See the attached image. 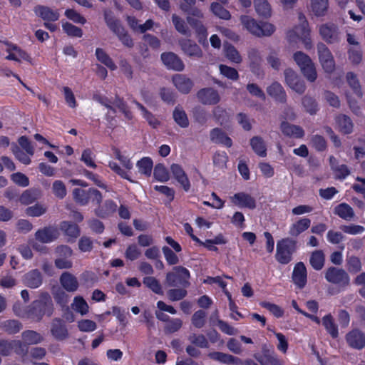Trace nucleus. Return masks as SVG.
Here are the masks:
<instances>
[{
	"label": "nucleus",
	"instance_id": "obj_40",
	"mask_svg": "<svg viewBox=\"0 0 365 365\" xmlns=\"http://www.w3.org/2000/svg\"><path fill=\"white\" fill-rule=\"evenodd\" d=\"M96 56L101 63L106 66L110 70L114 71L117 68L112 58L102 48H96Z\"/></svg>",
	"mask_w": 365,
	"mask_h": 365
},
{
	"label": "nucleus",
	"instance_id": "obj_25",
	"mask_svg": "<svg viewBox=\"0 0 365 365\" xmlns=\"http://www.w3.org/2000/svg\"><path fill=\"white\" fill-rule=\"evenodd\" d=\"M34 11L37 16H40L44 21H55L59 18L58 12L48 6H37L35 7Z\"/></svg>",
	"mask_w": 365,
	"mask_h": 365
},
{
	"label": "nucleus",
	"instance_id": "obj_20",
	"mask_svg": "<svg viewBox=\"0 0 365 365\" xmlns=\"http://www.w3.org/2000/svg\"><path fill=\"white\" fill-rule=\"evenodd\" d=\"M173 82L176 88L182 93H188L193 86L192 81L182 74H175L173 77Z\"/></svg>",
	"mask_w": 365,
	"mask_h": 365
},
{
	"label": "nucleus",
	"instance_id": "obj_61",
	"mask_svg": "<svg viewBox=\"0 0 365 365\" xmlns=\"http://www.w3.org/2000/svg\"><path fill=\"white\" fill-rule=\"evenodd\" d=\"M302 105L307 112L312 115L315 114L318 110L316 101L310 96H306L302 98Z\"/></svg>",
	"mask_w": 365,
	"mask_h": 365
},
{
	"label": "nucleus",
	"instance_id": "obj_22",
	"mask_svg": "<svg viewBox=\"0 0 365 365\" xmlns=\"http://www.w3.org/2000/svg\"><path fill=\"white\" fill-rule=\"evenodd\" d=\"M42 196L41 190L38 188H30L24 190L19 197V202L24 205L34 203Z\"/></svg>",
	"mask_w": 365,
	"mask_h": 365
},
{
	"label": "nucleus",
	"instance_id": "obj_44",
	"mask_svg": "<svg viewBox=\"0 0 365 365\" xmlns=\"http://www.w3.org/2000/svg\"><path fill=\"white\" fill-rule=\"evenodd\" d=\"M225 55L230 61L235 63H240L242 61L238 51L230 44L225 45Z\"/></svg>",
	"mask_w": 365,
	"mask_h": 365
},
{
	"label": "nucleus",
	"instance_id": "obj_51",
	"mask_svg": "<svg viewBox=\"0 0 365 365\" xmlns=\"http://www.w3.org/2000/svg\"><path fill=\"white\" fill-rule=\"evenodd\" d=\"M153 175L157 180L160 182H166L169 179L168 171L163 164L155 165Z\"/></svg>",
	"mask_w": 365,
	"mask_h": 365
},
{
	"label": "nucleus",
	"instance_id": "obj_16",
	"mask_svg": "<svg viewBox=\"0 0 365 365\" xmlns=\"http://www.w3.org/2000/svg\"><path fill=\"white\" fill-rule=\"evenodd\" d=\"M262 354H255L254 357L261 365H281L279 360L273 350L269 349L266 345H263Z\"/></svg>",
	"mask_w": 365,
	"mask_h": 365
},
{
	"label": "nucleus",
	"instance_id": "obj_43",
	"mask_svg": "<svg viewBox=\"0 0 365 365\" xmlns=\"http://www.w3.org/2000/svg\"><path fill=\"white\" fill-rule=\"evenodd\" d=\"M335 213L345 220H351L354 216L353 209L346 203H341L335 207Z\"/></svg>",
	"mask_w": 365,
	"mask_h": 365
},
{
	"label": "nucleus",
	"instance_id": "obj_17",
	"mask_svg": "<svg viewBox=\"0 0 365 365\" xmlns=\"http://www.w3.org/2000/svg\"><path fill=\"white\" fill-rule=\"evenodd\" d=\"M231 201L240 207H247L253 210L256 207V200L250 194L246 192H238L231 197Z\"/></svg>",
	"mask_w": 365,
	"mask_h": 365
},
{
	"label": "nucleus",
	"instance_id": "obj_57",
	"mask_svg": "<svg viewBox=\"0 0 365 365\" xmlns=\"http://www.w3.org/2000/svg\"><path fill=\"white\" fill-rule=\"evenodd\" d=\"M168 297L171 301H179L185 298L187 292L185 288L171 289L167 292Z\"/></svg>",
	"mask_w": 365,
	"mask_h": 365
},
{
	"label": "nucleus",
	"instance_id": "obj_23",
	"mask_svg": "<svg viewBox=\"0 0 365 365\" xmlns=\"http://www.w3.org/2000/svg\"><path fill=\"white\" fill-rule=\"evenodd\" d=\"M267 92L269 96L274 98L275 101L280 103H285L287 95L282 86L278 82H273L267 88Z\"/></svg>",
	"mask_w": 365,
	"mask_h": 365
},
{
	"label": "nucleus",
	"instance_id": "obj_55",
	"mask_svg": "<svg viewBox=\"0 0 365 365\" xmlns=\"http://www.w3.org/2000/svg\"><path fill=\"white\" fill-rule=\"evenodd\" d=\"M12 153L15 155L16 158L24 165H29L31 163V158L27 153H24L19 147L16 145L12 146Z\"/></svg>",
	"mask_w": 365,
	"mask_h": 365
},
{
	"label": "nucleus",
	"instance_id": "obj_5",
	"mask_svg": "<svg viewBox=\"0 0 365 365\" xmlns=\"http://www.w3.org/2000/svg\"><path fill=\"white\" fill-rule=\"evenodd\" d=\"M297 250V241L289 237L277 242L276 259L278 262L287 264L292 259V255Z\"/></svg>",
	"mask_w": 365,
	"mask_h": 365
},
{
	"label": "nucleus",
	"instance_id": "obj_37",
	"mask_svg": "<svg viewBox=\"0 0 365 365\" xmlns=\"http://www.w3.org/2000/svg\"><path fill=\"white\" fill-rule=\"evenodd\" d=\"M24 341L27 345L36 344L41 343L43 341L41 335L33 330H26L21 334Z\"/></svg>",
	"mask_w": 365,
	"mask_h": 365
},
{
	"label": "nucleus",
	"instance_id": "obj_56",
	"mask_svg": "<svg viewBox=\"0 0 365 365\" xmlns=\"http://www.w3.org/2000/svg\"><path fill=\"white\" fill-rule=\"evenodd\" d=\"M346 268L349 272L356 273L361 269L360 259L355 256H351L346 259Z\"/></svg>",
	"mask_w": 365,
	"mask_h": 365
},
{
	"label": "nucleus",
	"instance_id": "obj_13",
	"mask_svg": "<svg viewBox=\"0 0 365 365\" xmlns=\"http://www.w3.org/2000/svg\"><path fill=\"white\" fill-rule=\"evenodd\" d=\"M179 45L183 53L189 57L199 59L203 56V52L200 47L190 39H180Z\"/></svg>",
	"mask_w": 365,
	"mask_h": 365
},
{
	"label": "nucleus",
	"instance_id": "obj_39",
	"mask_svg": "<svg viewBox=\"0 0 365 365\" xmlns=\"http://www.w3.org/2000/svg\"><path fill=\"white\" fill-rule=\"evenodd\" d=\"M210 11L215 16L220 19L229 20L231 18L230 11L224 8L222 5L218 2H212L210 4Z\"/></svg>",
	"mask_w": 365,
	"mask_h": 365
},
{
	"label": "nucleus",
	"instance_id": "obj_29",
	"mask_svg": "<svg viewBox=\"0 0 365 365\" xmlns=\"http://www.w3.org/2000/svg\"><path fill=\"white\" fill-rule=\"evenodd\" d=\"M172 22L178 32L187 37L191 36V31L183 19L176 14H173Z\"/></svg>",
	"mask_w": 365,
	"mask_h": 365
},
{
	"label": "nucleus",
	"instance_id": "obj_59",
	"mask_svg": "<svg viewBox=\"0 0 365 365\" xmlns=\"http://www.w3.org/2000/svg\"><path fill=\"white\" fill-rule=\"evenodd\" d=\"M113 103L114 106L124 114L126 118L131 119L133 118L132 113L128 109L126 103L123 101V98L116 96Z\"/></svg>",
	"mask_w": 365,
	"mask_h": 365
},
{
	"label": "nucleus",
	"instance_id": "obj_15",
	"mask_svg": "<svg viewBox=\"0 0 365 365\" xmlns=\"http://www.w3.org/2000/svg\"><path fill=\"white\" fill-rule=\"evenodd\" d=\"M51 334L58 341H63L68 337V331L61 319L54 318L52 320L51 323Z\"/></svg>",
	"mask_w": 365,
	"mask_h": 365
},
{
	"label": "nucleus",
	"instance_id": "obj_52",
	"mask_svg": "<svg viewBox=\"0 0 365 365\" xmlns=\"http://www.w3.org/2000/svg\"><path fill=\"white\" fill-rule=\"evenodd\" d=\"M88 190H85L80 188H76L73 191V196L75 201L81 205H86L88 203Z\"/></svg>",
	"mask_w": 365,
	"mask_h": 365
},
{
	"label": "nucleus",
	"instance_id": "obj_11",
	"mask_svg": "<svg viewBox=\"0 0 365 365\" xmlns=\"http://www.w3.org/2000/svg\"><path fill=\"white\" fill-rule=\"evenodd\" d=\"M347 344L352 349L361 350L365 347V334L358 329H354L345 336Z\"/></svg>",
	"mask_w": 365,
	"mask_h": 365
},
{
	"label": "nucleus",
	"instance_id": "obj_26",
	"mask_svg": "<svg viewBox=\"0 0 365 365\" xmlns=\"http://www.w3.org/2000/svg\"><path fill=\"white\" fill-rule=\"evenodd\" d=\"M62 287L68 292H73L78 287L77 278L69 272H63L60 277Z\"/></svg>",
	"mask_w": 365,
	"mask_h": 365
},
{
	"label": "nucleus",
	"instance_id": "obj_47",
	"mask_svg": "<svg viewBox=\"0 0 365 365\" xmlns=\"http://www.w3.org/2000/svg\"><path fill=\"white\" fill-rule=\"evenodd\" d=\"M143 284L150 288L153 292L158 294L163 295V292L162 290V287L155 277H146L143 279Z\"/></svg>",
	"mask_w": 365,
	"mask_h": 365
},
{
	"label": "nucleus",
	"instance_id": "obj_27",
	"mask_svg": "<svg viewBox=\"0 0 365 365\" xmlns=\"http://www.w3.org/2000/svg\"><path fill=\"white\" fill-rule=\"evenodd\" d=\"M58 236V230H38L35 234L36 239L41 243L51 242Z\"/></svg>",
	"mask_w": 365,
	"mask_h": 365
},
{
	"label": "nucleus",
	"instance_id": "obj_62",
	"mask_svg": "<svg viewBox=\"0 0 365 365\" xmlns=\"http://www.w3.org/2000/svg\"><path fill=\"white\" fill-rule=\"evenodd\" d=\"M206 312L203 310L195 312L192 317V324L196 328H202L205 324Z\"/></svg>",
	"mask_w": 365,
	"mask_h": 365
},
{
	"label": "nucleus",
	"instance_id": "obj_28",
	"mask_svg": "<svg viewBox=\"0 0 365 365\" xmlns=\"http://www.w3.org/2000/svg\"><path fill=\"white\" fill-rule=\"evenodd\" d=\"M281 130L284 135L297 138H302L304 135V131L302 127L289 124L285 121L282 123Z\"/></svg>",
	"mask_w": 365,
	"mask_h": 365
},
{
	"label": "nucleus",
	"instance_id": "obj_32",
	"mask_svg": "<svg viewBox=\"0 0 365 365\" xmlns=\"http://www.w3.org/2000/svg\"><path fill=\"white\" fill-rule=\"evenodd\" d=\"M336 124L344 134L351 133L353 130V123L349 117L346 115H339L336 118Z\"/></svg>",
	"mask_w": 365,
	"mask_h": 365
},
{
	"label": "nucleus",
	"instance_id": "obj_46",
	"mask_svg": "<svg viewBox=\"0 0 365 365\" xmlns=\"http://www.w3.org/2000/svg\"><path fill=\"white\" fill-rule=\"evenodd\" d=\"M46 210L47 207L44 204L38 202L32 206L28 207L25 210V213L28 216L39 217L46 213Z\"/></svg>",
	"mask_w": 365,
	"mask_h": 365
},
{
	"label": "nucleus",
	"instance_id": "obj_9",
	"mask_svg": "<svg viewBox=\"0 0 365 365\" xmlns=\"http://www.w3.org/2000/svg\"><path fill=\"white\" fill-rule=\"evenodd\" d=\"M118 160L120 162L123 168L114 161H110L108 165V167L122 178L126 179L131 182H134V181L130 179L129 175L130 170L133 167L130 159L128 156L123 155Z\"/></svg>",
	"mask_w": 365,
	"mask_h": 365
},
{
	"label": "nucleus",
	"instance_id": "obj_6",
	"mask_svg": "<svg viewBox=\"0 0 365 365\" xmlns=\"http://www.w3.org/2000/svg\"><path fill=\"white\" fill-rule=\"evenodd\" d=\"M318 31L322 39L328 44H339L342 40L341 29L333 22L319 25Z\"/></svg>",
	"mask_w": 365,
	"mask_h": 365
},
{
	"label": "nucleus",
	"instance_id": "obj_18",
	"mask_svg": "<svg viewBox=\"0 0 365 365\" xmlns=\"http://www.w3.org/2000/svg\"><path fill=\"white\" fill-rule=\"evenodd\" d=\"M170 170L175 180L180 184L184 190L187 192L190 188V182L182 168L178 164H173Z\"/></svg>",
	"mask_w": 365,
	"mask_h": 365
},
{
	"label": "nucleus",
	"instance_id": "obj_35",
	"mask_svg": "<svg viewBox=\"0 0 365 365\" xmlns=\"http://www.w3.org/2000/svg\"><path fill=\"white\" fill-rule=\"evenodd\" d=\"M250 145L255 153L260 157H265L267 148L264 140L259 136H255L250 140Z\"/></svg>",
	"mask_w": 365,
	"mask_h": 365
},
{
	"label": "nucleus",
	"instance_id": "obj_30",
	"mask_svg": "<svg viewBox=\"0 0 365 365\" xmlns=\"http://www.w3.org/2000/svg\"><path fill=\"white\" fill-rule=\"evenodd\" d=\"M322 324L327 331L331 336L333 339H336L339 336L338 327L333 317L329 314L322 318Z\"/></svg>",
	"mask_w": 365,
	"mask_h": 365
},
{
	"label": "nucleus",
	"instance_id": "obj_4",
	"mask_svg": "<svg viewBox=\"0 0 365 365\" xmlns=\"http://www.w3.org/2000/svg\"><path fill=\"white\" fill-rule=\"evenodd\" d=\"M190 277L188 269L182 266H176L167 273L165 283L169 287L187 288L190 284Z\"/></svg>",
	"mask_w": 365,
	"mask_h": 365
},
{
	"label": "nucleus",
	"instance_id": "obj_36",
	"mask_svg": "<svg viewBox=\"0 0 365 365\" xmlns=\"http://www.w3.org/2000/svg\"><path fill=\"white\" fill-rule=\"evenodd\" d=\"M105 21L108 28L117 36L125 30L120 21L108 13H105Z\"/></svg>",
	"mask_w": 365,
	"mask_h": 365
},
{
	"label": "nucleus",
	"instance_id": "obj_48",
	"mask_svg": "<svg viewBox=\"0 0 365 365\" xmlns=\"http://www.w3.org/2000/svg\"><path fill=\"white\" fill-rule=\"evenodd\" d=\"M208 357L212 360L219 361L225 364H231L233 356L220 351H214L208 354Z\"/></svg>",
	"mask_w": 365,
	"mask_h": 365
},
{
	"label": "nucleus",
	"instance_id": "obj_24",
	"mask_svg": "<svg viewBox=\"0 0 365 365\" xmlns=\"http://www.w3.org/2000/svg\"><path fill=\"white\" fill-rule=\"evenodd\" d=\"M42 275L38 269H33L24 276V283L28 287L35 289L42 284Z\"/></svg>",
	"mask_w": 365,
	"mask_h": 365
},
{
	"label": "nucleus",
	"instance_id": "obj_49",
	"mask_svg": "<svg viewBox=\"0 0 365 365\" xmlns=\"http://www.w3.org/2000/svg\"><path fill=\"white\" fill-rule=\"evenodd\" d=\"M71 306L75 311L81 313V315H84L88 312V305L81 297H76Z\"/></svg>",
	"mask_w": 365,
	"mask_h": 365
},
{
	"label": "nucleus",
	"instance_id": "obj_50",
	"mask_svg": "<svg viewBox=\"0 0 365 365\" xmlns=\"http://www.w3.org/2000/svg\"><path fill=\"white\" fill-rule=\"evenodd\" d=\"M52 190L54 195L59 199H63L67 194L64 182L59 180L53 182L52 185Z\"/></svg>",
	"mask_w": 365,
	"mask_h": 365
},
{
	"label": "nucleus",
	"instance_id": "obj_53",
	"mask_svg": "<svg viewBox=\"0 0 365 365\" xmlns=\"http://www.w3.org/2000/svg\"><path fill=\"white\" fill-rule=\"evenodd\" d=\"M212 114L214 118L220 124L225 123L229 120V115L226 110L221 106H216L213 108Z\"/></svg>",
	"mask_w": 365,
	"mask_h": 365
},
{
	"label": "nucleus",
	"instance_id": "obj_1",
	"mask_svg": "<svg viewBox=\"0 0 365 365\" xmlns=\"http://www.w3.org/2000/svg\"><path fill=\"white\" fill-rule=\"evenodd\" d=\"M53 312L52 299L47 292L41 293L38 299L28 307V317L36 321H41L43 316L51 317Z\"/></svg>",
	"mask_w": 365,
	"mask_h": 365
},
{
	"label": "nucleus",
	"instance_id": "obj_33",
	"mask_svg": "<svg viewBox=\"0 0 365 365\" xmlns=\"http://www.w3.org/2000/svg\"><path fill=\"white\" fill-rule=\"evenodd\" d=\"M117 205L112 200H107L103 205L96 209V212L101 217H106L114 213L117 210Z\"/></svg>",
	"mask_w": 365,
	"mask_h": 365
},
{
	"label": "nucleus",
	"instance_id": "obj_14",
	"mask_svg": "<svg viewBox=\"0 0 365 365\" xmlns=\"http://www.w3.org/2000/svg\"><path fill=\"white\" fill-rule=\"evenodd\" d=\"M198 100L204 105H215L220 101L217 91L212 88H205L200 90L197 93Z\"/></svg>",
	"mask_w": 365,
	"mask_h": 365
},
{
	"label": "nucleus",
	"instance_id": "obj_58",
	"mask_svg": "<svg viewBox=\"0 0 365 365\" xmlns=\"http://www.w3.org/2000/svg\"><path fill=\"white\" fill-rule=\"evenodd\" d=\"M349 61L354 65H359L362 61V51L359 48H350L348 49Z\"/></svg>",
	"mask_w": 365,
	"mask_h": 365
},
{
	"label": "nucleus",
	"instance_id": "obj_41",
	"mask_svg": "<svg viewBox=\"0 0 365 365\" xmlns=\"http://www.w3.org/2000/svg\"><path fill=\"white\" fill-rule=\"evenodd\" d=\"M328 0H311L312 11L317 16H322L328 9Z\"/></svg>",
	"mask_w": 365,
	"mask_h": 365
},
{
	"label": "nucleus",
	"instance_id": "obj_60",
	"mask_svg": "<svg viewBox=\"0 0 365 365\" xmlns=\"http://www.w3.org/2000/svg\"><path fill=\"white\" fill-rule=\"evenodd\" d=\"M260 306L269 310L274 317L279 318L284 314V311L278 305L268 302H261Z\"/></svg>",
	"mask_w": 365,
	"mask_h": 365
},
{
	"label": "nucleus",
	"instance_id": "obj_7",
	"mask_svg": "<svg viewBox=\"0 0 365 365\" xmlns=\"http://www.w3.org/2000/svg\"><path fill=\"white\" fill-rule=\"evenodd\" d=\"M319 62L327 73H332L335 69V61L329 48L322 42L317 45Z\"/></svg>",
	"mask_w": 365,
	"mask_h": 365
},
{
	"label": "nucleus",
	"instance_id": "obj_12",
	"mask_svg": "<svg viewBox=\"0 0 365 365\" xmlns=\"http://www.w3.org/2000/svg\"><path fill=\"white\" fill-rule=\"evenodd\" d=\"M161 60L168 69L182 71L185 68V65L181 58L173 52L163 53Z\"/></svg>",
	"mask_w": 365,
	"mask_h": 365
},
{
	"label": "nucleus",
	"instance_id": "obj_38",
	"mask_svg": "<svg viewBox=\"0 0 365 365\" xmlns=\"http://www.w3.org/2000/svg\"><path fill=\"white\" fill-rule=\"evenodd\" d=\"M309 262L315 270L322 269L324 264V255L322 250L314 251L309 258Z\"/></svg>",
	"mask_w": 365,
	"mask_h": 365
},
{
	"label": "nucleus",
	"instance_id": "obj_45",
	"mask_svg": "<svg viewBox=\"0 0 365 365\" xmlns=\"http://www.w3.org/2000/svg\"><path fill=\"white\" fill-rule=\"evenodd\" d=\"M346 81L349 85V86L352 88L354 93L359 97L361 98L362 96V91L361 88V85L357 78L356 74L352 72H349L346 74Z\"/></svg>",
	"mask_w": 365,
	"mask_h": 365
},
{
	"label": "nucleus",
	"instance_id": "obj_3",
	"mask_svg": "<svg viewBox=\"0 0 365 365\" xmlns=\"http://www.w3.org/2000/svg\"><path fill=\"white\" fill-rule=\"evenodd\" d=\"M293 59L307 81L309 82L316 81L317 78L316 67L308 55L302 51H297L293 54Z\"/></svg>",
	"mask_w": 365,
	"mask_h": 365
},
{
	"label": "nucleus",
	"instance_id": "obj_2",
	"mask_svg": "<svg viewBox=\"0 0 365 365\" xmlns=\"http://www.w3.org/2000/svg\"><path fill=\"white\" fill-rule=\"evenodd\" d=\"M240 22L247 31L254 36H269L275 31V27L270 23H258L255 19L247 15H242Z\"/></svg>",
	"mask_w": 365,
	"mask_h": 365
},
{
	"label": "nucleus",
	"instance_id": "obj_63",
	"mask_svg": "<svg viewBox=\"0 0 365 365\" xmlns=\"http://www.w3.org/2000/svg\"><path fill=\"white\" fill-rule=\"evenodd\" d=\"M189 340L192 344L200 348H208L209 346L208 341L203 334L197 335L193 334L190 336Z\"/></svg>",
	"mask_w": 365,
	"mask_h": 365
},
{
	"label": "nucleus",
	"instance_id": "obj_54",
	"mask_svg": "<svg viewBox=\"0 0 365 365\" xmlns=\"http://www.w3.org/2000/svg\"><path fill=\"white\" fill-rule=\"evenodd\" d=\"M3 327L5 331L10 334L19 332L22 325L18 320H7L4 322Z\"/></svg>",
	"mask_w": 365,
	"mask_h": 365
},
{
	"label": "nucleus",
	"instance_id": "obj_64",
	"mask_svg": "<svg viewBox=\"0 0 365 365\" xmlns=\"http://www.w3.org/2000/svg\"><path fill=\"white\" fill-rule=\"evenodd\" d=\"M63 31L70 36L81 37L83 31L81 29L73 25L71 23H65L63 24Z\"/></svg>",
	"mask_w": 365,
	"mask_h": 365
},
{
	"label": "nucleus",
	"instance_id": "obj_42",
	"mask_svg": "<svg viewBox=\"0 0 365 365\" xmlns=\"http://www.w3.org/2000/svg\"><path fill=\"white\" fill-rule=\"evenodd\" d=\"M173 116L175 123L181 128H187L189 125V120L186 113L182 108L176 107L173 111Z\"/></svg>",
	"mask_w": 365,
	"mask_h": 365
},
{
	"label": "nucleus",
	"instance_id": "obj_31",
	"mask_svg": "<svg viewBox=\"0 0 365 365\" xmlns=\"http://www.w3.org/2000/svg\"><path fill=\"white\" fill-rule=\"evenodd\" d=\"M253 3L259 16L265 18L271 16L272 9L267 0H254Z\"/></svg>",
	"mask_w": 365,
	"mask_h": 365
},
{
	"label": "nucleus",
	"instance_id": "obj_19",
	"mask_svg": "<svg viewBox=\"0 0 365 365\" xmlns=\"http://www.w3.org/2000/svg\"><path fill=\"white\" fill-rule=\"evenodd\" d=\"M292 279L299 288H303L307 282V269L303 262L296 264L293 273Z\"/></svg>",
	"mask_w": 365,
	"mask_h": 365
},
{
	"label": "nucleus",
	"instance_id": "obj_21",
	"mask_svg": "<svg viewBox=\"0 0 365 365\" xmlns=\"http://www.w3.org/2000/svg\"><path fill=\"white\" fill-rule=\"evenodd\" d=\"M210 140L215 143L222 144L227 148H230L232 141L230 137L220 128H215L210 130Z\"/></svg>",
	"mask_w": 365,
	"mask_h": 365
},
{
	"label": "nucleus",
	"instance_id": "obj_10",
	"mask_svg": "<svg viewBox=\"0 0 365 365\" xmlns=\"http://www.w3.org/2000/svg\"><path fill=\"white\" fill-rule=\"evenodd\" d=\"M284 75L286 83L291 89L299 94L305 91L306 86L304 81L294 70L287 68L284 71Z\"/></svg>",
	"mask_w": 365,
	"mask_h": 365
},
{
	"label": "nucleus",
	"instance_id": "obj_34",
	"mask_svg": "<svg viewBox=\"0 0 365 365\" xmlns=\"http://www.w3.org/2000/svg\"><path fill=\"white\" fill-rule=\"evenodd\" d=\"M153 166V160L149 157H144L136 163V167L138 168L139 173L145 176H150L151 175Z\"/></svg>",
	"mask_w": 365,
	"mask_h": 365
},
{
	"label": "nucleus",
	"instance_id": "obj_8",
	"mask_svg": "<svg viewBox=\"0 0 365 365\" xmlns=\"http://www.w3.org/2000/svg\"><path fill=\"white\" fill-rule=\"evenodd\" d=\"M327 282L339 286H347L349 284V277L346 272L336 267H329L325 272Z\"/></svg>",
	"mask_w": 365,
	"mask_h": 365
}]
</instances>
